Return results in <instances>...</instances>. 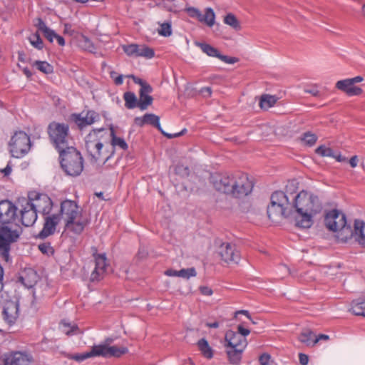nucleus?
I'll use <instances>...</instances> for the list:
<instances>
[{
    "instance_id": "nucleus-18",
    "label": "nucleus",
    "mask_w": 365,
    "mask_h": 365,
    "mask_svg": "<svg viewBox=\"0 0 365 365\" xmlns=\"http://www.w3.org/2000/svg\"><path fill=\"white\" fill-rule=\"evenodd\" d=\"M235 174H217L212 177V182L217 190L225 194H230Z\"/></svg>"
},
{
    "instance_id": "nucleus-26",
    "label": "nucleus",
    "mask_w": 365,
    "mask_h": 365,
    "mask_svg": "<svg viewBox=\"0 0 365 365\" xmlns=\"http://www.w3.org/2000/svg\"><path fill=\"white\" fill-rule=\"evenodd\" d=\"M195 19L209 27H212L215 22V14L213 9L208 7L205 9L204 14L200 11Z\"/></svg>"
},
{
    "instance_id": "nucleus-59",
    "label": "nucleus",
    "mask_w": 365,
    "mask_h": 365,
    "mask_svg": "<svg viewBox=\"0 0 365 365\" xmlns=\"http://www.w3.org/2000/svg\"><path fill=\"white\" fill-rule=\"evenodd\" d=\"M165 274L170 277H180L179 271L174 269H168L165 272Z\"/></svg>"
},
{
    "instance_id": "nucleus-12",
    "label": "nucleus",
    "mask_w": 365,
    "mask_h": 365,
    "mask_svg": "<svg viewBox=\"0 0 365 365\" xmlns=\"http://www.w3.org/2000/svg\"><path fill=\"white\" fill-rule=\"evenodd\" d=\"M230 191L231 195L235 197H242L249 195L252 190L253 184L245 173H237L235 174L234 182Z\"/></svg>"
},
{
    "instance_id": "nucleus-4",
    "label": "nucleus",
    "mask_w": 365,
    "mask_h": 365,
    "mask_svg": "<svg viewBox=\"0 0 365 365\" xmlns=\"http://www.w3.org/2000/svg\"><path fill=\"white\" fill-rule=\"evenodd\" d=\"M58 215L64 221L65 229L76 235L82 233L89 223L88 219L83 217L82 210L74 200L61 202Z\"/></svg>"
},
{
    "instance_id": "nucleus-5",
    "label": "nucleus",
    "mask_w": 365,
    "mask_h": 365,
    "mask_svg": "<svg viewBox=\"0 0 365 365\" xmlns=\"http://www.w3.org/2000/svg\"><path fill=\"white\" fill-rule=\"evenodd\" d=\"M61 168L69 176L76 177L83 170V158L75 147L70 146L58 151Z\"/></svg>"
},
{
    "instance_id": "nucleus-54",
    "label": "nucleus",
    "mask_w": 365,
    "mask_h": 365,
    "mask_svg": "<svg viewBox=\"0 0 365 365\" xmlns=\"http://www.w3.org/2000/svg\"><path fill=\"white\" fill-rule=\"evenodd\" d=\"M200 292L202 294L206 296H210L212 294V290L208 287H200Z\"/></svg>"
},
{
    "instance_id": "nucleus-20",
    "label": "nucleus",
    "mask_w": 365,
    "mask_h": 365,
    "mask_svg": "<svg viewBox=\"0 0 365 365\" xmlns=\"http://www.w3.org/2000/svg\"><path fill=\"white\" fill-rule=\"evenodd\" d=\"M98 356L108 357H120L128 352L126 347H118L116 346H108L106 344L96 345Z\"/></svg>"
},
{
    "instance_id": "nucleus-31",
    "label": "nucleus",
    "mask_w": 365,
    "mask_h": 365,
    "mask_svg": "<svg viewBox=\"0 0 365 365\" xmlns=\"http://www.w3.org/2000/svg\"><path fill=\"white\" fill-rule=\"evenodd\" d=\"M277 101L275 96L264 94L260 98L259 106L263 110H268L276 103Z\"/></svg>"
},
{
    "instance_id": "nucleus-34",
    "label": "nucleus",
    "mask_w": 365,
    "mask_h": 365,
    "mask_svg": "<svg viewBox=\"0 0 365 365\" xmlns=\"http://www.w3.org/2000/svg\"><path fill=\"white\" fill-rule=\"evenodd\" d=\"M223 21L225 24L229 25L237 31L240 30L241 29L239 21L237 20V17L232 13L227 14L224 17Z\"/></svg>"
},
{
    "instance_id": "nucleus-32",
    "label": "nucleus",
    "mask_w": 365,
    "mask_h": 365,
    "mask_svg": "<svg viewBox=\"0 0 365 365\" xmlns=\"http://www.w3.org/2000/svg\"><path fill=\"white\" fill-rule=\"evenodd\" d=\"M123 99L125 101V106L128 109H133L136 107L138 108V99L133 92H125L123 94Z\"/></svg>"
},
{
    "instance_id": "nucleus-35",
    "label": "nucleus",
    "mask_w": 365,
    "mask_h": 365,
    "mask_svg": "<svg viewBox=\"0 0 365 365\" xmlns=\"http://www.w3.org/2000/svg\"><path fill=\"white\" fill-rule=\"evenodd\" d=\"M144 116L145 124L151 125L158 128L160 131H163L160 124V118L158 115L153 113H146Z\"/></svg>"
},
{
    "instance_id": "nucleus-61",
    "label": "nucleus",
    "mask_w": 365,
    "mask_h": 365,
    "mask_svg": "<svg viewBox=\"0 0 365 365\" xmlns=\"http://www.w3.org/2000/svg\"><path fill=\"white\" fill-rule=\"evenodd\" d=\"M305 92L312 94L313 96H319V91L316 88L305 89Z\"/></svg>"
},
{
    "instance_id": "nucleus-56",
    "label": "nucleus",
    "mask_w": 365,
    "mask_h": 365,
    "mask_svg": "<svg viewBox=\"0 0 365 365\" xmlns=\"http://www.w3.org/2000/svg\"><path fill=\"white\" fill-rule=\"evenodd\" d=\"M134 122L137 125L143 127L144 125H145V116L143 115V117H136L134 119Z\"/></svg>"
},
{
    "instance_id": "nucleus-47",
    "label": "nucleus",
    "mask_w": 365,
    "mask_h": 365,
    "mask_svg": "<svg viewBox=\"0 0 365 365\" xmlns=\"http://www.w3.org/2000/svg\"><path fill=\"white\" fill-rule=\"evenodd\" d=\"M45 38L50 42H53V39L56 38L57 34L50 28H48L44 33Z\"/></svg>"
},
{
    "instance_id": "nucleus-55",
    "label": "nucleus",
    "mask_w": 365,
    "mask_h": 365,
    "mask_svg": "<svg viewBox=\"0 0 365 365\" xmlns=\"http://www.w3.org/2000/svg\"><path fill=\"white\" fill-rule=\"evenodd\" d=\"M73 30L72 29V26L69 24H64V29H63V33L65 34H68L70 36H72L73 34Z\"/></svg>"
},
{
    "instance_id": "nucleus-58",
    "label": "nucleus",
    "mask_w": 365,
    "mask_h": 365,
    "mask_svg": "<svg viewBox=\"0 0 365 365\" xmlns=\"http://www.w3.org/2000/svg\"><path fill=\"white\" fill-rule=\"evenodd\" d=\"M1 172L2 173H4V176H8L11 174V166L10 165V163L9 162L7 165L6 166L5 168L1 170Z\"/></svg>"
},
{
    "instance_id": "nucleus-7",
    "label": "nucleus",
    "mask_w": 365,
    "mask_h": 365,
    "mask_svg": "<svg viewBox=\"0 0 365 365\" xmlns=\"http://www.w3.org/2000/svg\"><path fill=\"white\" fill-rule=\"evenodd\" d=\"M21 232V228L17 224L0 225V257L5 262H10L11 245L19 240Z\"/></svg>"
},
{
    "instance_id": "nucleus-29",
    "label": "nucleus",
    "mask_w": 365,
    "mask_h": 365,
    "mask_svg": "<svg viewBox=\"0 0 365 365\" xmlns=\"http://www.w3.org/2000/svg\"><path fill=\"white\" fill-rule=\"evenodd\" d=\"M197 345L202 355L205 358L210 359L213 357V350L205 339H200L197 341Z\"/></svg>"
},
{
    "instance_id": "nucleus-44",
    "label": "nucleus",
    "mask_w": 365,
    "mask_h": 365,
    "mask_svg": "<svg viewBox=\"0 0 365 365\" xmlns=\"http://www.w3.org/2000/svg\"><path fill=\"white\" fill-rule=\"evenodd\" d=\"M38 249L39 250L43 253L46 255H52L53 253V249L51 246L50 243H41L38 245Z\"/></svg>"
},
{
    "instance_id": "nucleus-41",
    "label": "nucleus",
    "mask_w": 365,
    "mask_h": 365,
    "mask_svg": "<svg viewBox=\"0 0 365 365\" xmlns=\"http://www.w3.org/2000/svg\"><path fill=\"white\" fill-rule=\"evenodd\" d=\"M316 153L323 157H334V151L331 148L324 145H320L316 149Z\"/></svg>"
},
{
    "instance_id": "nucleus-30",
    "label": "nucleus",
    "mask_w": 365,
    "mask_h": 365,
    "mask_svg": "<svg viewBox=\"0 0 365 365\" xmlns=\"http://www.w3.org/2000/svg\"><path fill=\"white\" fill-rule=\"evenodd\" d=\"M315 334L309 329L304 330L299 336V340L308 346L314 345Z\"/></svg>"
},
{
    "instance_id": "nucleus-64",
    "label": "nucleus",
    "mask_w": 365,
    "mask_h": 365,
    "mask_svg": "<svg viewBox=\"0 0 365 365\" xmlns=\"http://www.w3.org/2000/svg\"><path fill=\"white\" fill-rule=\"evenodd\" d=\"M200 91L202 94L207 96H210L212 93V90L210 87L202 88Z\"/></svg>"
},
{
    "instance_id": "nucleus-14",
    "label": "nucleus",
    "mask_w": 365,
    "mask_h": 365,
    "mask_svg": "<svg viewBox=\"0 0 365 365\" xmlns=\"http://www.w3.org/2000/svg\"><path fill=\"white\" fill-rule=\"evenodd\" d=\"M17 219V207L8 200L0 201V223L13 225Z\"/></svg>"
},
{
    "instance_id": "nucleus-3",
    "label": "nucleus",
    "mask_w": 365,
    "mask_h": 365,
    "mask_svg": "<svg viewBox=\"0 0 365 365\" xmlns=\"http://www.w3.org/2000/svg\"><path fill=\"white\" fill-rule=\"evenodd\" d=\"M103 128L94 129L86 137V149L89 155L91 163L103 162L106 163L115 153L116 147L126 150L128 148L127 143L123 138L115 135L113 128H110V150L103 149V144L99 139L98 135Z\"/></svg>"
},
{
    "instance_id": "nucleus-33",
    "label": "nucleus",
    "mask_w": 365,
    "mask_h": 365,
    "mask_svg": "<svg viewBox=\"0 0 365 365\" xmlns=\"http://www.w3.org/2000/svg\"><path fill=\"white\" fill-rule=\"evenodd\" d=\"M60 329L63 333L67 336H71L79 333V329L77 325L62 322L60 324Z\"/></svg>"
},
{
    "instance_id": "nucleus-52",
    "label": "nucleus",
    "mask_w": 365,
    "mask_h": 365,
    "mask_svg": "<svg viewBox=\"0 0 365 365\" xmlns=\"http://www.w3.org/2000/svg\"><path fill=\"white\" fill-rule=\"evenodd\" d=\"M299 363L302 365H307L309 361V357L307 354L300 353L299 354Z\"/></svg>"
},
{
    "instance_id": "nucleus-24",
    "label": "nucleus",
    "mask_w": 365,
    "mask_h": 365,
    "mask_svg": "<svg viewBox=\"0 0 365 365\" xmlns=\"http://www.w3.org/2000/svg\"><path fill=\"white\" fill-rule=\"evenodd\" d=\"M37 220V212L26 202L21 210V220L23 225L29 227L33 225Z\"/></svg>"
},
{
    "instance_id": "nucleus-57",
    "label": "nucleus",
    "mask_w": 365,
    "mask_h": 365,
    "mask_svg": "<svg viewBox=\"0 0 365 365\" xmlns=\"http://www.w3.org/2000/svg\"><path fill=\"white\" fill-rule=\"evenodd\" d=\"M329 339V336L327 334H319L318 336H316L315 335V338H314V345L318 342L320 340H328Z\"/></svg>"
},
{
    "instance_id": "nucleus-40",
    "label": "nucleus",
    "mask_w": 365,
    "mask_h": 365,
    "mask_svg": "<svg viewBox=\"0 0 365 365\" xmlns=\"http://www.w3.org/2000/svg\"><path fill=\"white\" fill-rule=\"evenodd\" d=\"M301 139L307 145L312 146L316 143L317 140V137L314 133L307 132L303 134Z\"/></svg>"
},
{
    "instance_id": "nucleus-16",
    "label": "nucleus",
    "mask_w": 365,
    "mask_h": 365,
    "mask_svg": "<svg viewBox=\"0 0 365 365\" xmlns=\"http://www.w3.org/2000/svg\"><path fill=\"white\" fill-rule=\"evenodd\" d=\"M71 120L76 123L81 130L92 125L100 119L99 114L92 110H88L86 114L83 112L81 113H73L71 115Z\"/></svg>"
},
{
    "instance_id": "nucleus-28",
    "label": "nucleus",
    "mask_w": 365,
    "mask_h": 365,
    "mask_svg": "<svg viewBox=\"0 0 365 365\" xmlns=\"http://www.w3.org/2000/svg\"><path fill=\"white\" fill-rule=\"evenodd\" d=\"M98 356L96 345L92 346L90 351L77 354H67L66 357L69 359H73L78 362H81L88 358Z\"/></svg>"
},
{
    "instance_id": "nucleus-60",
    "label": "nucleus",
    "mask_w": 365,
    "mask_h": 365,
    "mask_svg": "<svg viewBox=\"0 0 365 365\" xmlns=\"http://www.w3.org/2000/svg\"><path fill=\"white\" fill-rule=\"evenodd\" d=\"M134 78L135 83L139 84L140 86V88H143V86H151L149 85L147 82L144 81L143 80L140 78H135L134 76H132Z\"/></svg>"
},
{
    "instance_id": "nucleus-38",
    "label": "nucleus",
    "mask_w": 365,
    "mask_h": 365,
    "mask_svg": "<svg viewBox=\"0 0 365 365\" xmlns=\"http://www.w3.org/2000/svg\"><path fill=\"white\" fill-rule=\"evenodd\" d=\"M351 311L356 316L365 317V301L353 302Z\"/></svg>"
},
{
    "instance_id": "nucleus-43",
    "label": "nucleus",
    "mask_w": 365,
    "mask_h": 365,
    "mask_svg": "<svg viewBox=\"0 0 365 365\" xmlns=\"http://www.w3.org/2000/svg\"><path fill=\"white\" fill-rule=\"evenodd\" d=\"M160 35L163 36H169L172 34L171 24L165 22L160 25V29L158 30Z\"/></svg>"
},
{
    "instance_id": "nucleus-13",
    "label": "nucleus",
    "mask_w": 365,
    "mask_h": 365,
    "mask_svg": "<svg viewBox=\"0 0 365 365\" xmlns=\"http://www.w3.org/2000/svg\"><path fill=\"white\" fill-rule=\"evenodd\" d=\"M33 356L23 351L6 353L0 356V365H33Z\"/></svg>"
},
{
    "instance_id": "nucleus-53",
    "label": "nucleus",
    "mask_w": 365,
    "mask_h": 365,
    "mask_svg": "<svg viewBox=\"0 0 365 365\" xmlns=\"http://www.w3.org/2000/svg\"><path fill=\"white\" fill-rule=\"evenodd\" d=\"M186 131H187V130L185 128L180 133H175V134H168V133H165L164 131H162V133L164 135L167 136L168 138H173L179 137V136L182 135L184 133H186Z\"/></svg>"
},
{
    "instance_id": "nucleus-49",
    "label": "nucleus",
    "mask_w": 365,
    "mask_h": 365,
    "mask_svg": "<svg viewBox=\"0 0 365 365\" xmlns=\"http://www.w3.org/2000/svg\"><path fill=\"white\" fill-rule=\"evenodd\" d=\"M237 333L239 334L240 336L245 338V336H247L250 333V329L244 327V326L242 324H239L237 326Z\"/></svg>"
},
{
    "instance_id": "nucleus-46",
    "label": "nucleus",
    "mask_w": 365,
    "mask_h": 365,
    "mask_svg": "<svg viewBox=\"0 0 365 365\" xmlns=\"http://www.w3.org/2000/svg\"><path fill=\"white\" fill-rule=\"evenodd\" d=\"M35 26L37 27L38 30L41 31L43 34L48 29L45 22L41 18L36 19Z\"/></svg>"
},
{
    "instance_id": "nucleus-23",
    "label": "nucleus",
    "mask_w": 365,
    "mask_h": 365,
    "mask_svg": "<svg viewBox=\"0 0 365 365\" xmlns=\"http://www.w3.org/2000/svg\"><path fill=\"white\" fill-rule=\"evenodd\" d=\"M225 341H227L226 346L227 347L245 349L247 345L245 338L240 336L239 334L232 331H229L226 333Z\"/></svg>"
},
{
    "instance_id": "nucleus-1",
    "label": "nucleus",
    "mask_w": 365,
    "mask_h": 365,
    "mask_svg": "<svg viewBox=\"0 0 365 365\" xmlns=\"http://www.w3.org/2000/svg\"><path fill=\"white\" fill-rule=\"evenodd\" d=\"M322 210V202L312 192L302 190L294 197L292 216L299 227L309 228L314 223L313 218Z\"/></svg>"
},
{
    "instance_id": "nucleus-9",
    "label": "nucleus",
    "mask_w": 365,
    "mask_h": 365,
    "mask_svg": "<svg viewBox=\"0 0 365 365\" xmlns=\"http://www.w3.org/2000/svg\"><path fill=\"white\" fill-rule=\"evenodd\" d=\"M0 307L4 320L9 325L14 324L20 316V299L17 296L9 297L6 293L0 295Z\"/></svg>"
},
{
    "instance_id": "nucleus-25",
    "label": "nucleus",
    "mask_w": 365,
    "mask_h": 365,
    "mask_svg": "<svg viewBox=\"0 0 365 365\" xmlns=\"http://www.w3.org/2000/svg\"><path fill=\"white\" fill-rule=\"evenodd\" d=\"M153 92V88L151 86H143V88H140L139 91V100L138 102V108L141 110H145L148 108V107L152 105L153 98L150 93Z\"/></svg>"
},
{
    "instance_id": "nucleus-48",
    "label": "nucleus",
    "mask_w": 365,
    "mask_h": 365,
    "mask_svg": "<svg viewBox=\"0 0 365 365\" xmlns=\"http://www.w3.org/2000/svg\"><path fill=\"white\" fill-rule=\"evenodd\" d=\"M185 11L190 17L195 19L200 12V10L195 7L191 6L186 8Z\"/></svg>"
},
{
    "instance_id": "nucleus-17",
    "label": "nucleus",
    "mask_w": 365,
    "mask_h": 365,
    "mask_svg": "<svg viewBox=\"0 0 365 365\" xmlns=\"http://www.w3.org/2000/svg\"><path fill=\"white\" fill-rule=\"evenodd\" d=\"M218 253L222 260L227 264H237L240 259L239 251L231 243H222L219 247Z\"/></svg>"
},
{
    "instance_id": "nucleus-36",
    "label": "nucleus",
    "mask_w": 365,
    "mask_h": 365,
    "mask_svg": "<svg viewBox=\"0 0 365 365\" xmlns=\"http://www.w3.org/2000/svg\"><path fill=\"white\" fill-rule=\"evenodd\" d=\"M33 66H36L37 69L43 73L49 74L53 73V67L46 61H36Z\"/></svg>"
},
{
    "instance_id": "nucleus-2",
    "label": "nucleus",
    "mask_w": 365,
    "mask_h": 365,
    "mask_svg": "<svg viewBox=\"0 0 365 365\" xmlns=\"http://www.w3.org/2000/svg\"><path fill=\"white\" fill-rule=\"evenodd\" d=\"M324 223L329 230L337 232V238L341 242H346L353 236L359 245L365 246V235L364 230L365 222L361 220H355L354 230L346 224L345 215L334 209L327 212L324 217Z\"/></svg>"
},
{
    "instance_id": "nucleus-50",
    "label": "nucleus",
    "mask_w": 365,
    "mask_h": 365,
    "mask_svg": "<svg viewBox=\"0 0 365 365\" xmlns=\"http://www.w3.org/2000/svg\"><path fill=\"white\" fill-rule=\"evenodd\" d=\"M269 354H263L259 356V361L261 365H269Z\"/></svg>"
},
{
    "instance_id": "nucleus-8",
    "label": "nucleus",
    "mask_w": 365,
    "mask_h": 365,
    "mask_svg": "<svg viewBox=\"0 0 365 365\" xmlns=\"http://www.w3.org/2000/svg\"><path fill=\"white\" fill-rule=\"evenodd\" d=\"M47 132L51 143L58 151L69 148V125L67 123L53 121L48 125Z\"/></svg>"
},
{
    "instance_id": "nucleus-19",
    "label": "nucleus",
    "mask_w": 365,
    "mask_h": 365,
    "mask_svg": "<svg viewBox=\"0 0 365 365\" xmlns=\"http://www.w3.org/2000/svg\"><path fill=\"white\" fill-rule=\"evenodd\" d=\"M195 43L202 51L203 53H206L207 56L211 57H216L226 63L233 64L238 61V59L235 57H230L220 54L216 48L208 43L202 42H195Z\"/></svg>"
},
{
    "instance_id": "nucleus-6",
    "label": "nucleus",
    "mask_w": 365,
    "mask_h": 365,
    "mask_svg": "<svg viewBox=\"0 0 365 365\" xmlns=\"http://www.w3.org/2000/svg\"><path fill=\"white\" fill-rule=\"evenodd\" d=\"M270 200V205L267 207V215L272 222H277L282 217L292 216L294 202H289L284 192L275 191L272 194Z\"/></svg>"
},
{
    "instance_id": "nucleus-45",
    "label": "nucleus",
    "mask_w": 365,
    "mask_h": 365,
    "mask_svg": "<svg viewBox=\"0 0 365 365\" xmlns=\"http://www.w3.org/2000/svg\"><path fill=\"white\" fill-rule=\"evenodd\" d=\"M105 272H103V271L98 270L96 268H95L91 274V282L100 281L103 278Z\"/></svg>"
},
{
    "instance_id": "nucleus-27",
    "label": "nucleus",
    "mask_w": 365,
    "mask_h": 365,
    "mask_svg": "<svg viewBox=\"0 0 365 365\" xmlns=\"http://www.w3.org/2000/svg\"><path fill=\"white\" fill-rule=\"evenodd\" d=\"M245 349L226 346V354L229 361L232 364H239Z\"/></svg>"
},
{
    "instance_id": "nucleus-39",
    "label": "nucleus",
    "mask_w": 365,
    "mask_h": 365,
    "mask_svg": "<svg viewBox=\"0 0 365 365\" xmlns=\"http://www.w3.org/2000/svg\"><path fill=\"white\" fill-rule=\"evenodd\" d=\"M30 43L36 48L41 50L43 47V43L38 33L32 34L29 38Z\"/></svg>"
},
{
    "instance_id": "nucleus-51",
    "label": "nucleus",
    "mask_w": 365,
    "mask_h": 365,
    "mask_svg": "<svg viewBox=\"0 0 365 365\" xmlns=\"http://www.w3.org/2000/svg\"><path fill=\"white\" fill-rule=\"evenodd\" d=\"M175 171L177 173H182L185 175H189V169L187 167H184L183 165H177L175 168Z\"/></svg>"
},
{
    "instance_id": "nucleus-22",
    "label": "nucleus",
    "mask_w": 365,
    "mask_h": 365,
    "mask_svg": "<svg viewBox=\"0 0 365 365\" xmlns=\"http://www.w3.org/2000/svg\"><path fill=\"white\" fill-rule=\"evenodd\" d=\"M336 88L349 96H359L363 93L362 89L352 84L349 78L338 81Z\"/></svg>"
},
{
    "instance_id": "nucleus-37",
    "label": "nucleus",
    "mask_w": 365,
    "mask_h": 365,
    "mask_svg": "<svg viewBox=\"0 0 365 365\" xmlns=\"http://www.w3.org/2000/svg\"><path fill=\"white\" fill-rule=\"evenodd\" d=\"M96 267L98 270L106 272L108 266L105 254H97L95 256Z\"/></svg>"
},
{
    "instance_id": "nucleus-10",
    "label": "nucleus",
    "mask_w": 365,
    "mask_h": 365,
    "mask_svg": "<svg viewBox=\"0 0 365 365\" xmlns=\"http://www.w3.org/2000/svg\"><path fill=\"white\" fill-rule=\"evenodd\" d=\"M30 137L24 131H17L11 136L9 143L11 155L16 158L24 157L31 149Z\"/></svg>"
},
{
    "instance_id": "nucleus-62",
    "label": "nucleus",
    "mask_w": 365,
    "mask_h": 365,
    "mask_svg": "<svg viewBox=\"0 0 365 365\" xmlns=\"http://www.w3.org/2000/svg\"><path fill=\"white\" fill-rule=\"evenodd\" d=\"M349 164L351 165V168H355L356 167L357 164H358V158L356 155H354L352 156L350 160H349Z\"/></svg>"
},
{
    "instance_id": "nucleus-15",
    "label": "nucleus",
    "mask_w": 365,
    "mask_h": 365,
    "mask_svg": "<svg viewBox=\"0 0 365 365\" xmlns=\"http://www.w3.org/2000/svg\"><path fill=\"white\" fill-rule=\"evenodd\" d=\"M122 48L125 53L130 57H143L150 59L155 56L154 50L145 44L131 43L123 45Z\"/></svg>"
},
{
    "instance_id": "nucleus-21",
    "label": "nucleus",
    "mask_w": 365,
    "mask_h": 365,
    "mask_svg": "<svg viewBox=\"0 0 365 365\" xmlns=\"http://www.w3.org/2000/svg\"><path fill=\"white\" fill-rule=\"evenodd\" d=\"M61 220L59 215H52L45 217V222L41 231L38 233V237L45 239L55 232L56 225Z\"/></svg>"
},
{
    "instance_id": "nucleus-11",
    "label": "nucleus",
    "mask_w": 365,
    "mask_h": 365,
    "mask_svg": "<svg viewBox=\"0 0 365 365\" xmlns=\"http://www.w3.org/2000/svg\"><path fill=\"white\" fill-rule=\"evenodd\" d=\"M27 203L34 210H36L37 213L39 212L43 215H48L53 207V202L48 195L36 192L29 194V201Z\"/></svg>"
},
{
    "instance_id": "nucleus-42",
    "label": "nucleus",
    "mask_w": 365,
    "mask_h": 365,
    "mask_svg": "<svg viewBox=\"0 0 365 365\" xmlns=\"http://www.w3.org/2000/svg\"><path fill=\"white\" fill-rule=\"evenodd\" d=\"M180 277L189 279L190 277H195L197 274L196 270L194 267L182 269L179 270Z\"/></svg>"
},
{
    "instance_id": "nucleus-63",
    "label": "nucleus",
    "mask_w": 365,
    "mask_h": 365,
    "mask_svg": "<svg viewBox=\"0 0 365 365\" xmlns=\"http://www.w3.org/2000/svg\"><path fill=\"white\" fill-rule=\"evenodd\" d=\"M352 84L360 83L363 81V77L361 76H356L354 78H349Z\"/></svg>"
}]
</instances>
